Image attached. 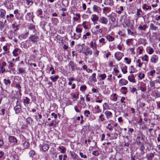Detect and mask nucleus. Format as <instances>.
<instances>
[{
	"mask_svg": "<svg viewBox=\"0 0 160 160\" xmlns=\"http://www.w3.org/2000/svg\"><path fill=\"white\" fill-rule=\"evenodd\" d=\"M82 52L84 54L85 56H87L88 54L90 55L92 54V50L88 47H82Z\"/></svg>",
	"mask_w": 160,
	"mask_h": 160,
	"instance_id": "1",
	"label": "nucleus"
},
{
	"mask_svg": "<svg viewBox=\"0 0 160 160\" xmlns=\"http://www.w3.org/2000/svg\"><path fill=\"white\" fill-rule=\"evenodd\" d=\"M68 66L69 68H70L72 71H75L76 70L78 69V68L77 65L73 62L71 61L69 62Z\"/></svg>",
	"mask_w": 160,
	"mask_h": 160,
	"instance_id": "2",
	"label": "nucleus"
},
{
	"mask_svg": "<svg viewBox=\"0 0 160 160\" xmlns=\"http://www.w3.org/2000/svg\"><path fill=\"white\" fill-rule=\"evenodd\" d=\"M29 39L32 42L35 43L38 41L39 38L37 34H35L33 35H31L29 37Z\"/></svg>",
	"mask_w": 160,
	"mask_h": 160,
	"instance_id": "3",
	"label": "nucleus"
},
{
	"mask_svg": "<svg viewBox=\"0 0 160 160\" xmlns=\"http://www.w3.org/2000/svg\"><path fill=\"white\" fill-rule=\"evenodd\" d=\"M123 56V54L122 52H118L114 54L115 58L118 61H120Z\"/></svg>",
	"mask_w": 160,
	"mask_h": 160,
	"instance_id": "4",
	"label": "nucleus"
},
{
	"mask_svg": "<svg viewBox=\"0 0 160 160\" xmlns=\"http://www.w3.org/2000/svg\"><path fill=\"white\" fill-rule=\"evenodd\" d=\"M92 8L93 12H97L98 14L100 13L102 11L101 8L96 5H93Z\"/></svg>",
	"mask_w": 160,
	"mask_h": 160,
	"instance_id": "5",
	"label": "nucleus"
},
{
	"mask_svg": "<svg viewBox=\"0 0 160 160\" xmlns=\"http://www.w3.org/2000/svg\"><path fill=\"white\" fill-rule=\"evenodd\" d=\"M99 21L102 24L106 25L108 23V20L106 17L101 16L99 18Z\"/></svg>",
	"mask_w": 160,
	"mask_h": 160,
	"instance_id": "6",
	"label": "nucleus"
},
{
	"mask_svg": "<svg viewBox=\"0 0 160 160\" xmlns=\"http://www.w3.org/2000/svg\"><path fill=\"white\" fill-rule=\"evenodd\" d=\"M33 12H28L27 13L26 16L25 17L27 20H32L33 21Z\"/></svg>",
	"mask_w": 160,
	"mask_h": 160,
	"instance_id": "7",
	"label": "nucleus"
},
{
	"mask_svg": "<svg viewBox=\"0 0 160 160\" xmlns=\"http://www.w3.org/2000/svg\"><path fill=\"white\" fill-rule=\"evenodd\" d=\"M8 140L11 143L16 144L18 142V140L14 137L10 136L8 137Z\"/></svg>",
	"mask_w": 160,
	"mask_h": 160,
	"instance_id": "8",
	"label": "nucleus"
},
{
	"mask_svg": "<svg viewBox=\"0 0 160 160\" xmlns=\"http://www.w3.org/2000/svg\"><path fill=\"white\" fill-rule=\"evenodd\" d=\"M158 61V56L156 55H153L152 56L150 59L151 62L153 63H157Z\"/></svg>",
	"mask_w": 160,
	"mask_h": 160,
	"instance_id": "9",
	"label": "nucleus"
},
{
	"mask_svg": "<svg viewBox=\"0 0 160 160\" xmlns=\"http://www.w3.org/2000/svg\"><path fill=\"white\" fill-rule=\"evenodd\" d=\"M40 148L43 151H46L49 149V146L46 143H43V144L40 145Z\"/></svg>",
	"mask_w": 160,
	"mask_h": 160,
	"instance_id": "10",
	"label": "nucleus"
},
{
	"mask_svg": "<svg viewBox=\"0 0 160 160\" xmlns=\"http://www.w3.org/2000/svg\"><path fill=\"white\" fill-rule=\"evenodd\" d=\"M104 4L105 5L111 6L113 5L114 2L113 0H104Z\"/></svg>",
	"mask_w": 160,
	"mask_h": 160,
	"instance_id": "11",
	"label": "nucleus"
},
{
	"mask_svg": "<svg viewBox=\"0 0 160 160\" xmlns=\"http://www.w3.org/2000/svg\"><path fill=\"white\" fill-rule=\"evenodd\" d=\"M28 34L29 32H28L25 33H23L19 35L18 38L21 40H22V39H25L27 38Z\"/></svg>",
	"mask_w": 160,
	"mask_h": 160,
	"instance_id": "12",
	"label": "nucleus"
},
{
	"mask_svg": "<svg viewBox=\"0 0 160 160\" xmlns=\"http://www.w3.org/2000/svg\"><path fill=\"white\" fill-rule=\"evenodd\" d=\"M104 114L107 119H109L112 117V113L110 111H106L104 112Z\"/></svg>",
	"mask_w": 160,
	"mask_h": 160,
	"instance_id": "13",
	"label": "nucleus"
},
{
	"mask_svg": "<svg viewBox=\"0 0 160 160\" xmlns=\"http://www.w3.org/2000/svg\"><path fill=\"white\" fill-rule=\"evenodd\" d=\"M21 52V50L18 48H15L12 52L13 55L15 57L18 56V53H20Z\"/></svg>",
	"mask_w": 160,
	"mask_h": 160,
	"instance_id": "14",
	"label": "nucleus"
},
{
	"mask_svg": "<svg viewBox=\"0 0 160 160\" xmlns=\"http://www.w3.org/2000/svg\"><path fill=\"white\" fill-rule=\"evenodd\" d=\"M128 83V81L123 78L121 79L119 81V84L122 86L126 85Z\"/></svg>",
	"mask_w": 160,
	"mask_h": 160,
	"instance_id": "15",
	"label": "nucleus"
},
{
	"mask_svg": "<svg viewBox=\"0 0 160 160\" xmlns=\"http://www.w3.org/2000/svg\"><path fill=\"white\" fill-rule=\"evenodd\" d=\"M121 69L123 74H125L127 73V67L125 65L122 64L121 66Z\"/></svg>",
	"mask_w": 160,
	"mask_h": 160,
	"instance_id": "16",
	"label": "nucleus"
},
{
	"mask_svg": "<svg viewBox=\"0 0 160 160\" xmlns=\"http://www.w3.org/2000/svg\"><path fill=\"white\" fill-rule=\"evenodd\" d=\"M71 155L74 160H78V156L74 152H70Z\"/></svg>",
	"mask_w": 160,
	"mask_h": 160,
	"instance_id": "17",
	"label": "nucleus"
},
{
	"mask_svg": "<svg viewBox=\"0 0 160 160\" xmlns=\"http://www.w3.org/2000/svg\"><path fill=\"white\" fill-rule=\"evenodd\" d=\"M146 39L145 38H141L139 39L138 42L140 44L145 45L146 43Z\"/></svg>",
	"mask_w": 160,
	"mask_h": 160,
	"instance_id": "18",
	"label": "nucleus"
},
{
	"mask_svg": "<svg viewBox=\"0 0 160 160\" xmlns=\"http://www.w3.org/2000/svg\"><path fill=\"white\" fill-rule=\"evenodd\" d=\"M92 21H97L99 19L98 16L95 14H93L92 15L91 18Z\"/></svg>",
	"mask_w": 160,
	"mask_h": 160,
	"instance_id": "19",
	"label": "nucleus"
},
{
	"mask_svg": "<svg viewBox=\"0 0 160 160\" xmlns=\"http://www.w3.org/2000/svg\"><path fill=\"white\" fill-rule=\"evenodd\" d=\"M14 110L15 112V113L18 114L20 113L22 110L21 107H17L15 106L14 108Z\"/></svg>",
	"mask_w": 160,
	"mask_h": 160,
	"instance_id": "20",
	"label": "nucleus"
},
{
	"mask_svg": "<svg viewBox=\"0 0 160 160\" xmlns=\"http://www.w3.org/2000/svg\"><path fill=\"white\" fill-rule=\"evenodd\" d=\"M18 72L19 74H22L25 72V68H18Z\"/></svg>",
	"mask_w": 160,
	"mask_h": 160,
	"instance_id": "21",
	"label": "nucleus"
},
{
	"mask_svg": "<svg viewBox=\"0 0 160 160\" xmlns=\"http://www.w3.org/2000/svg\"><path fill=\"white\" fill-rule=\"evenodd\" d=\"M106 38L109 42L113 41L114 40V38L113 37L110 36L109 35H107Z\"/></svg>",
	"mask_w": 160,
	"mask_h": 160,
	"instance_id": "22",
	"label": "nucleus"
},
{
	"mask_svg": "<svg viewBox=\"0 0 160 160\" xmlns=\"http://www.w3.org/2000/svg\"><path fill=\"white\" fill-rule=\"evenodd\" d=\"M36 154L35 152L33 150H31L29 153V154L30 157L33 158V157L35 156Z\"/></svg>",
	"mask_w": 160,
	"mask_h": 160,
	"instance_id": "23",
	"label": "nucleus"
},
{
	"mask_svg": "<svg viewBox=\"0 0 160 160\" xmlns=\"http://www.w3.org/2000/svg\"><path fill=\"white\" fill-rule=\"evenodd\" d=\"M150 28L152 30L155 31L158 29V27L155 26L153 23H151L150 25Z\"/></svg>",
	"mask_w": 160,
	"mask_h": 160,
	"instance_id": "24",
	"label": "nucleus"
},
{
	"mask_svg": "<svg viewBox=\"0 0 160 160\" xmlns=\"http://www.w3.org/2000/svg\"><path fill=\"white\" fill-rule=\"evenodd\" d=\"M147 28V25L146 24H144L143 25H140L138 28L142 30L145 31Z\"/></svg>",
	"mask_w": 160,
	"mask_h": 160,
	"instance_id": "25",
	"label": "nucleus"
},
{
	"mask_svg": "<svg viewBox=\"0 0 160 160\" xmlns=\"http://www.w3.org/2000/svg\"><path fill=\"white\" fill-rule=\"evenodd\" d=\"M6 13V11L2 9H0V17L2 18H3L5 16Z\"/></svg>",
	"mask_w": 160,
	"mask_h": 160,
	"instance_id": "26",
	"label": "nucleus"
},
{
	"mask_svg": "<svg viewBox=\"0 0 160 160\" xmlns=\"http://www.w3.org/2000/svg\"><path fill=\"white\" fill-rule=\"evenodd\" d=\"M142 8L143 9L146 10H151V7L150 6H147L146 4H144L143 5Z\"/></svg>",
	"mask_w": 160,
	"mask_h": 160,
	"instance_id": "27",
	"label": "nucleus"
},
{
	"mask_svg": "<svg viewBox=\"0 0 160 160\" xmlns=\"http://www.w3.org/2000/svg\"><path fill=\"white\" fill-rule=\"evenodd\" d=\"M59 76H56L55 77H53V76H51L50 77V78L51 79L53 82H56L58 78H59Z\"/></svg>",
	"mask_w": 160,
	"mask_h": 160,
	"instance_id": "28",
	"label": "nucleus"
},
{
	"mask_svg": "<svg viewBox=\"0 0 160 160\" xmlns=\"http://www.w3.org/2000/svg\"><path fill=\"white\" fill-rule=\"evenodd\" d=\"M23 102L25 104H28L30 103V99L27 97H26L25 98L23 99Z\"/></svg>",
	"mask_w": 160,
	"mask_h": 160,
	"instance_id": "29",
	"label": "nucleus"
},
{
	"mask_svg": "<svg viewBox=\"0 0 160 160\" xmlns=\"http://www.w3.org/2000/svg\"><path fill=\"white\" fill-rule=\"evenodd\" d=\"M18 25H16L14 23L12 24V27L14 29V32H16L18 29Z\"/></svg>",
	"mask_w": 160,
	"mask_h": 160,
	"instance_id": "30",
	"label": "nucleus"
},
{
	"mask_svg": "<svg viewBox=\"0 0 160 160\" xmlns=\"http://www.w3.org/2000/svg\"><path fill=\"white\" fill-rule=\"evenodd\" d=\"M95 109H96L95 110L96 113H98L101 112V110L99 109V107L98 105H97L95 107Z\"/></svg>",
	"mask_w": 160,
	"mask_h": 160,
	"instance_id": "31",
	"label": "nucleus"
},
{
	"mask_svg": "<svg viewBox=\"0 0 160 160\" xmlns=\"http://www.w3.org/2000/svg\"><path fill=\"white\" fill-rule=\"evenodd\" d=\"M4 83L6 85H8V84H10L11 83V81L9 79H4L3 80Z\"/></svg>",
	"mask_w": 160,
	"mask_h": 160,
	"instance_id": "32",
	"label": "nucleus"
},
{
	"mask_svg": "<svg viewBox=\"0 0 160 160\" xmlns=\"http://www.w3.org/2000/svg\"><path fill=\"white\" fill-rule=\"evenodd\" d=\"M29 145V143L28 142H25L23 143V145L25 148H27Z\"/></svg>",
	"mask_w": 160,
	"mask_h": 160,
	"instance_id": "33",
	"label": "nucleus"
},
{
	"mask_svg": "<svg viewBox=\"0 0 160 160\" xmlns=\"http://www.w3.org/2000/svg\"><path fill=\"white\" fill-rule=\"evenodd\" d=\"M145 149L144 146L143 145H142L140 148V150L141 151V153L142 154H144V150Z\"/></svg>",
	"mask_w": 160,
	"mask_h": 160,
	"instance_id": "34",
	"label": "nucleus"
},
{
	"mask_svg": "<svg viewBox=\"0 0 160 160\" xmlns=\"http://www.w3.org/2000/svg\"><path fill=\"white\" fill-rule=\"evenodd\" d=\"M15 87L16 88H18V89L19 92L20 93V94H21V87L20 85L19 84H18V83L16 84V86H15Z\"/></svg>",
	"mask_w": 160,
	"mask_h": 160,
	"instance_id": "35",
	"label": "nucleus"
},
{
	"mask_svg": "<svg viewBox=\"0 0 160 160\" xmlns=\"http://www.w3.org/2000/svg\"><path fill=\"white\" fill-rule=\"evenodd\" d=\"M99 77L101 78L100 80H103L106 78V75L105 74H101L99 76Z\"/></svg>",
	"mask_w": 160,
	"mask_h": 160,
	"instance_id": "36",
	"label": "nucleus"
},
{
	"mask_svg": "<svg viewBox=\"0 0 160 160\" xmlns=\"http://www.w3.org/2000/svg\"><path fill=\"white\" fill-rule=\"evenodd\" d=\"M110 19L111 20V21L113 22H114L116 21V18L114 16L112 15L109 16Z\"/></svg>",
	"mask_w": 160,
	"mask_h": 160,
	"instance_id": "37",
	"label": "nucleus"
},
{
	"mask_svg": "<svg viewBox=\"0 0 160 160\" xmlns=\"http://www.w3.org/2000/svg\"><path fill=\"white\" fill-rule=\"evenodd\" d=\"M84 114L86 117H88V115L90 114V112L89 110H85L84 111Z\"/></svg>",
	"mask_w": 160,
	"mask_h": 160,
	"instance_id": "38",
	"label": "nucleus"
},
{
	"mask_svg": "<svg viewBox=\"0 0 160 160\" xmlns=\"http://www.w3.org/2000/svg\"><path fill=\"white\" fill-rule=\"evenodd\" d=\"M26 3L28 5L31 6L33 3V2L32 0H26Z\"/></svg>",
	"mask_w": 160,
	"mask_h": 160,
	"instance_id": "39",
	"label": "nucleus"
},
{
	"mask_svg": "<svg viewBox=\"0 0 160 160\" xmlns=\"http://www.w3.org/2000/svg\"><path fill=\"white\" fill-rule=\"evenodd\" d=\"M148 56L147 55H145L143 57H142V60L146 61H148Z\"/></svg>",
	"mask_w": 160,
	"mask_h": 160,
	"instance_id": "40",
	"label": "nucleus"
},
{
	"mask_svg": "<svg viewBox=\"0 0 160 160\" xmlns=\"http://www.w3.org/2000/svg\"><path fill=\"white\" fill-rule=\"evenodd\" d=\"M138 77L142 79L143 78L145 77V75L144 73L142 74L141 73H140L138 75Z\"/></svg>",
	"mask_w": 160,
	"mask_h": 160,
	"instance_id": "41",
	"label": "nucleus"
},
{
	"mask_svg": "<svg viewBox=\"0 0 160 160\" xmlns=\"http://www.w3.org/2000/svg\"><path fill=\"white\" fill-rule=\"evenodd\" d=\"M59 148L61 150V153H64L65 152V147H64L63 146L62 147H59Z\"/></svg>",
	"mask_w": 160,
	"mask_h": 160,
	"instance_id": "42",
	"label": "nucleus"
},
{
	"mask_svg": "<svg viewBox=\"0 0 160 160\" xmlns=\"http://www.w3.org/2000/svg\"><path fill=\"white\" fill-rule=\"evenodd\" d=\"M112 128L113 127L112 126H111V124L110 123L108 124V125L106 127V128L110 131H112Z\"/></svg>",
	"mask_w": 160,
	"mask_h": 160,
	"instance_id": "43",
	"label": "nucleus"
},
{
	"mask_svg": "<svg viewBox=\"0 0 160 160\" xmlns=\"http://www.w3.org/2000/svg\"><path fill=\"white\" fill-rule=\"evenodd\" d=\"M128 79L129 81L130 82H135V80L134 78H131L130 76H129L128 77Z\"/></svg>",
	"mask_w": 160,
	"mask_h": 160,
	"instance_id": "44",
	"label": "nucleus"
},
{
	"mask_svg": "<svg viewBox=\"0 0 160 160\" xmlns=\"http://www.w3.org/2000/svg\"><path fill=\"white\" fill-rule=\"evenodd\" d=\"M92 154L93 155H94L96 156H98L99 155V153L97 150H95L93 151V152L92 153Z\"/></svg>",
	"mask_w": 160,
	"mask_h": 160,
	"instance_id": "45",
	"label": "nucleus"
},
{
	"mask_svg": "<svg viewBox=\"0 0 160 160\" xmlns=\"http://www.w3.org/2000/svg\"><path fill=\"white\" fill-rule=\"evenodd\" d=\"M27 121L30 124L32 122V119L30 117H28L26 119Z\"/></svg>",
	"mask_w": 160,
	"mask_h": 160,
	"instance_id": "46",
	"label": "nucleus"
},
{
	"mask_svg": "<svg viewBox=\"0 0 160 160\" xmlns=\"http://www.w3.org/2000/svg\"><path fill=\"white\" fill-rule=\"evenodd\" d=\"M155 82L154 81H151L150 82V86L151 87L154 88L155 87Z\"/></svg>",
	"mask_w": 160,
	"mask_h": 160,
	"instance_id": "47",
	"label": "nucleus"
},
{
	"mask_svg": "<svg viewBox=\"0 0 160 160\" xmlns=\"http://www.w3.org/2000/svg\"><path fill=\"white\" fill-rule=\"evenodd\" d=\"M94 45H95L94 47L96 48L97 45L95 44V43H93L92 42H90V46L93 49L94 48Z\"/></svg>",
	"mask_w": 160,
	"mask_h": 160,
	"instance_id": "48",
	"label": "nucleus"
},
{
	"mask_svg": "<svg viewBox=\"0 0 160 160\" xmlns=\"http://www.w3.org/2000/svg\"><path fill=\"white\" fill-rule=\"evenodd\" d=\"M87 88V87L85 85H82L80 88V89L81 91H84Z\"/></svg>",
	"mask_w": 160,
	"mask_h": 160,
	"instance_id": "49",
	"label": "nucleus"
},
{
	"mask_svg": "<svg viewBox=\"0 0 160 160\" xmlns=\"http://www.w3.org/2000/svg\"><path fill=\"white\" fill-rule=\"evenodd\" d=\"M140 137H138L136 138V142L138 145H140L141 143V142L140 141Z\"/></svg>",
	"mask_w": 160,
	"mask_h": 160,
	"instance_id": "50",
	"label": "nucleus"
},
{
	"mask_svg": "<svg viewBox=\"0 0 160 160\" xmlns=\"http://www.w3.org/2000/svg\"><path fill=\"white\" fill-rule=\"evenodd\" d=\"M137 62L138 63V66L139 67H141L142 65V63L141 62V60L138 59L137 61Z\"/></svg>",
	"mask_w": 160,
	"mask_h": 160,
	"instance_id": "51",
	"label": "nucleus"
},
{
	"mask_svg": "<svg viewBox=\"0 0 160 160\" xmlns=\"http://www.w3.org/2000/svg\"><path fill=\"white\" fill-rule=\"evenodd\" d=\"M76 31L78 33H81L82 32V29L80 28H76Z\"/></svg>",
	"mask_w": 160,
	"mask_h": 160,
	"instance_id": "52",
	"label": "nucleus"
},
{
	"mask_svg": "<svg viewBox=\"0 0 160 160\" xmlns=\"http://www.w3.org/2000/svg\"><path fill=\"white\" fill-rule=\"evenodd\" d=\"M79 155L82 158H86L87 157V156L85 155H83L82 152H80Z\"/></svg>",
	"mask_w": 160,
	"mask_h": 160,
	"instance_id": "53",
	"label": "nucleus"
},
{
	"mask_svg": "<svg viewBox=\"0 0 160 160\" xmlns=\"http://www.w3.org/2000/svg\"><path fill=\"white\" fill-rule=\"evenodd\" d=\"M113 70L114 71L116 75H118L119 72V70L117 69L116 68H115L113 69Z\"/></svg>",
	"mask_w": 160,
	"mask_h": 160,
	"instance_id": "54",
	"label": "nucleus"
},
{
	"mask_svg": "<svg viewBox=\"0 0 160 160\" xmlns=\"http://www.w3.org/2000/svg\"><path fill=\"white\" fill-rule=\"evenodd\" d=\"M154 52L153 49L152 48H150L149 49L148 54H152Z\"/></svg>",
	"mask_w": 160,
	"mask_h": 160,
	"instance_id": "55",
	"label": "nucleus"
},
{
	"mask_svg": "<svg viewBox=\"0 0 160 160\" xmlns=\"http://www.w3.org/2000/svg\"><path fill=\"white\" fill-rule=\"evenodd\" d=\"M139 89L142 92H145L146 90V88L145 87H140Z\"/></svg>",
	"mask_w": 160,
	"mask_h": 160,
	"instance_id": "56",
	"label": "nucleus"
},
{
	"mask_svg": "<svg viewBox=\"0 0 160 160\" xmlns=\"http://www.w3.org/2000/svg\"><path fill=\"white\" fill-rule=\"evenodd\" d=\"M134 131V130L133 128H129L128 130L129 134L130 135L131 134L132 132Z\"/></svg>",
	"mask_w": 160,
	"mask_h": 160,
	"instance_id": "57",
	"label": "nucleus"
},
{
	"mask_svg": "<svg viewBox=\"0 0 160 160\" xmlns=\"http://www.w3.org/2000/svg\"><path fill=\"white\" fill-rule=\"evenodd\" d=\"M132 41V39H128L126 40V43L129 46V43H130Z\"/></svg>",
	"mask_w": 160,
	"mask_h": 160,
	"instance_id": "58",
	"label": "nucleus"
},
{
	"mask_svg": "<svg viewBox=\"0 0 160 160\" xmlns=\"http://www.w3.org/2000/svg\"><path fill=\"white\" fill-rule=\"evenodd\" d=\"M99 42L102 43L104 44L105 43V39L103 38H102L99 40Z\"/></svg>",
	"mask_w": 160,
	"mask_h": 160,
	"instance_id": "59",
	"label": "nucleus"
},
{
	"mask_svg": "<svg viewBox=\"0 0 160 160\" xmlns=\"http://www.w3.org/2000/svg\"><path fill=\"white\" fill-rule=\"evenodd\" d=\"M124 60L127 61V63L128 64H129L131 63V60L130 59H128L127 58H125Z\"/></svg>",
	"mask_w": 160,
	"mask_h": 160,
	"instance_id": "60",
	"label": "nucleus"
},
{
	"mask_svg": "<svg viewBox=\"0 0 160 160\" xmlns=\"http://www.w3.org/2000/svg\"><path fill=\"white\" fill-rule=\"evenodd\" d=\"M0 69H1L0 72L2 73H3L6 71L5 69L4 68V67H3V66H1Z\"/></svg>",
	"mask_w": 160,
	"mask_h": 160,
	"instance_id": "61",
	"label": "nucleus"
},
{
	"mask_svg": "<svg viewBox=\"0 0 160 160\" xmlns=\"http://www.w3.org/2000/svg\"><path fill=\"white\" fill-rule=\"evenodd\" d=\"M86 22L84 21V22L82 24V25L83 27L85 29H87V27L86 25Z\"/></svg>",
	"mask_w": 160,
	"mask_h": 160,
	"instance_id": "62",
	"label": "nucleus"
},
{
	"mask_svg": "<svg viewBox=\"0 0 160 160\" xmlns=\"http://www.w3.org/2000/svg\"><path fill=\"white\" fill-rule=\"evenodd\" d=\"M76 38H73V39L78 40L81 37V34H79L77 35H76Z\"/></svg>",
	"mask_w": 160,
	"mask_h": 160,
	"instance_id": "63",
	"label": "nucleus"
},
{
	"mask_svg": "<svg viewBox=\"0 0 160 160\" xmlns=\"http://www.w3.org/2000/svg\"><path fill=\"white\" fill-rule=\"evenodd\" d=\"M50 70L51 71V74H53L55 73V71L54 69L52 67H51L50 68Z\"/></svg>",
	"mask_w": 160,
	"mask_h": 160,
	"instance_id": "64",
	"label": "nucleus"
}]
</instances>
